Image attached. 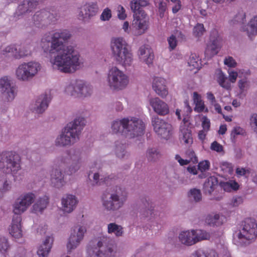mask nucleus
<instances>
[{"mask_svg":"<svg viewBox=\"0 0 257 257\" xmlns=\"http://www.w3.org/2000/svg\"><path fill=\"white\" fill-rule=\"evenodd\" d=\"M69 33H49L42 39L41 46L48 55L52 67L61 72L72 73L80 68L79 54L72 46H65Z\"/></svg>","mask_w":257,"mask_h":257,"instance_id":"nucleus-1","label":"nucleus"},{"mask_svg":"<svg viewBox=\"0 0 257 257\" xmlns=\"http://www.w3.org/2000/svg\"><path fill=\"white\" fill-rule=\"evenodd\" d=\"M36 195L31 192L22 194L13 203L12 211L17 215L13 218L9 231L10 234L15 238H21L23 236L22 228V217L20 216L25 212L34 202Z\"/></svg>","mask_w":257,"mask_h":257,"instance_id":"nucleus-2","label":"nucleus"},{"mask_svg":"<svg viewBox=\"0 0 257 257\" xmlns=\"http://www.w3.org/2000/svg\"><path fill=\"white\" fill-rule=\"evenodd\" d=\"M123 128V135L126 138H134L144 133L145 124L142 119L137 117L130 116L112 121L111 125L112 134L120 133Z\"/></svg>","mask_w":257,"mask_h":257,"instance_id":"nucleus-3","label":"nucleus"},{"mask_svg":"<svg viewBox=\"0 0 257 257\" xmlns=\"http://www.w3.org/2000/svg\"><path fill=\"white\" fill-rule=\"evenodd\" d=\"M110 47L112 55L117 64L126 69L133 65L134 56L131 47L121 37L111 39Z\"/></svg>","mask_w":257,"mask_h":257,"instance_id":"nucleus-4","label":"nucleus"},{"mask_svg":"<svg viewBox=\"0 0 257 257\" xmlns=\"http://www.w3.org/2000/svg\"><path fill=\"white\" fill-rule=\"evenodd\" d=\"M115 241L107 235L98 237L96 246L87 250L86 257H114L116 252Z\"/></svg>","mask_w":257,"mask_h":257,"instance_id":"nucleus-5","label":"nucleus"},{"mask_svg":"<svg viewBox=\"0 0 257 257\" xmlns=\"http://www.w3.org/2000/svg\"><path fill=\"white\" fill-rule=\"evenodd\" d=\"M128 75L116 66L110 68L107 74L106 82L112 90L119 91L125 89L129 84Z\"/></svg>","mask_w":257,"mask_h":257,"instance_id":"nucleus-6","label":"nucleus"},{"mask_svg":"<svg viewBox=\"0 0 257 257\" xmlns=\"http://www.w3.org/2000/svg\"><path fill=\"white\" fill-rule=\"evenodd\" d=\"M41 69L42 65L38 61L24 62L16 68L15 76L19 81L27 82L37 76Z\"/></svg>","mask_w":257,"mask_h":257,"instance_id":"nucleus-7","label":"nucleus"},{"mask_svg":"<svg viewBox=\"0 0 257 257\" xmlns=\"http://www.w3.org/2000/svg\"><path fill=\"white\" fill-rule=\"evenodd\" d=\"M257 237V224L252 219L245 221L242 228L234 235L233 241L236 244L249 243Z\"/></svg>","mask_w":257,"mask_h":257,"instance_id":"nucleus-8","label":"nucleus"},{"mask_svg":"<svg viewBox=\"0 0 257 257\" xmlns=\"http://www.w3.org/2000/svg\"><path fill=\"white\" fill-rule=\"evenodd\" d=\"M59 16L54 9H42L35 13L32 17L33 26L43 29L55 24Z\"/></svg>","mask_w":257,"mask_h":257,"instance_id":"nucleus-9","label":"nucleus"},{"mask_svg":"<svg viewBox=\"0 0 257 257\" xmlns=\"http://www.w3.org/2000/svg\"><path fill=\"white\" fill-rule=\"evenodd\" d=\"M0 169L14 176L21 169V158L15 152H8L0 155Z\"/></svg>","mask_w":257,"mask_h":257,"instance_id":"nucleus-10","label":"nucleus"},{"mask_svg":"<svg viewBox=\"0 0 257 257\" xmlns=\"http://www.w3.org/2000/svg\"><path fill=\"white\" fill-rule=\"evenodd\" d=\"M86 232V228L83 225H78L73 228L66 244L68 252H71L79 245L83 239Z\"/></svg>","mask_w":257,"mask_h":257,"instance_id":"nucleus-11","label":"nucleus"},{"mask_svg":"<svg viewBox=\"0 0 257 257\" xmlns=\"http://www.w3.org/2000/svg\"><path fill=\"white\" fill-rule=\"evenodd\" d=\"M152 124L155 132L162 139L168 140L172 137L173 127L169 123L156 116L152 117Z\"/></svg>","mask_w":257,"mask_h":257,"instance_id":"nucleus-12","label":"nucleus"},{"mask_svg":"<svg viewBox=\"0 0 257 257\" xmlns=\"http://www.w3.org/2000/svg\"><path fill=\"white\" fill-rule=\"evenodd\" d=\"M0 91L2 100L5 102H12L17 95L16 88L8 76L0 78Z\"/></svg>","mask_w":257,"mask_h":257,"instance_id":"nucleus-13","label":"nucleus"},{"mask_svg":"<svg viewBox=\"0 0 257 257\" xmlns=\"http://www.w3.org/2000/svg\"><path fill=\"white\" fill-rule=\"evenodd\" d=\"M125 194L118 195L116 193H112L109 198H102V206L107 211H116L122 207L126 200Z\"/></svg>","mask_w":257,"mask_h":257,"instance_id":"nucleus-14","label":"nucleus"},{"mask_svg":"<svg viewBox=\"0 0 257 257\" xmlns=\"http://www.w3.org/2000/svg\"><path fill=\"white\" fill-rule=\"evenodd\" d=\"M79 140L77 135L66 126L57 137L55 145L57 147H65L74 144Z\"/></svg>","mask_w":257,"mask_h":257,"instance_id":"nucleus-15","label":"nucleus"},{"mask_svg":"<svg viewBox=\"0 0 257 257\" xmlns=\"http://www.w3.org/2000/svg\"><path fill=\"white\" fill-rule=\"evenodd\" d=\"M50 100L51 96L49 94L46 93L42 94L32 103L30 109L36 114H42L47 109Z\"/></svg>","mask_w":257,"mask_h":257,"instance_id":"nucleus-16","label":"nucleus"},{"mask_svg":"<svg viewBox=\"0 0 257 257\" xmlns=\"http://www.w3.org/2000/svg\"><path fill=\"white\" fill-rule=\"evenodd\" d=\"M138 56L139 60L148 67L153 65L154 54L153 49L150 46L145 45L140 47L138 52Z\"/></svg>","mask_w":257,"mask_h":257,"instance_id":"nucleus-17","label":"nucleus"},{"mask_svg":"<svg viewBox=\"0 0 257 257\" xmlns=\"http://www.w3.org/2000/svg\"><path fill=\"white\" fill-rule=\"evenodd\" d=\"M78 203L77 197L72 194H66L61 199L62 210L66 213H70L76 208Z\"/></svg>","mask_w":257,"mask_h":257,"instance_id":"nucleus-18","label":"nucleus"},{"mask_svg":"<svg viewBox=\"0 0 257 257\" xmlns=\"http://www.w3.org/2000/svg\"><path fill=\"white\" fill-rule=\"evenodd\" d=\"M149 104L154 111L159 115L164 116L169 113L168 104L158 97L151 98Z\"/></svg>","mask_w":257,"mask_h":257,"instance_id":"nucleus-19","label":"nucleus"},{"mask_svg":"<svg viewBox=\"0 0 257 257\" xmlns=\"http://www.w3.org/2000/svg\"><path fill=\"white\" fill-rule=\"evenodd\" d=\"M152 88L156 93L162 98H166L168 94L167 81L163 77H154L152 81Z\"/></svg>","mask_w":257,"mask_h":257,"instance_id":"nucleus-20","label":"nucleus"},{"mask_svg":"<svg viewBox=\"0 0 257 257\" xmlns=\"http://www.w3.org/2000/svg\"><path fill=\"white\" fill-rule=\"evenodd\" d=\"M54 237L52 235H46L42 240L37 250V254L40 257H47L52 247Z\"/></svg>","mask_w":257,"mask_h":257,"instance_id":"nucleus-21","label":"nucleus"},{"mask_svg":"<svg viewBox=\"0 0 257 257\" xmlns=\"http://www.w3.org/2000/svg\"><path fill=\"white\" fill-rule=\"evenodd\" d=\"M98 10L99 8L96 3H86L83 6L79 16L84 20H89L97 14Z\"/></svg>","mask_w":257,"mask_h":257,"instance_id":"nucleus-22","label":"nucleus"},{"mask_svg":"<svg viewBox=\"0 0 257 257\" xmlns=\"http://www.w3.org/2000/svg\"><path fill=\"white\" fill-rule=\"evenodd\" d=\"M220 48V39L218 37H211L205 51V56L211 58L219 52Z\"/></svg>","mask_w":257,"mask_h":257,"instance_id":"nucleus-23","label":"nucleus"},{"mask_svg":"<svg viewBox=\"0 0 257 257\" xmlns=\"http://www.w3.org/2000/svg\"><path fill=\"white\" fill-rule=\"evenodd\" d=\"M148 18L145 12L134 14L133 25L139 30H145L148 26Z\"/></svg>","mask_w":257,"mask_h":257,"instance_id":"nucleus-24","label":"nucleus"},{"mask_svg":"<svg viewBox=\"0 0 257 257\" xmlns=\"http://www.w3.org/2000/svg\"><path fill=\"white\" fill-rule=\"evenodd\" d=\"M52 185L56 188H61L66 183L62 172L59 169H54L51 174Z\"/></svg>","mask_w":257,"mask_h":257,"instance_id":"nucleus-25","label":"nucleus"},{"mask_svg":"<svg viewBox=\"0 0 257 257\" xmlns=\"http://www.w3.org/2000/svg\"><path fill=\"white\" fill-rule=\"evenodd\" d=\"M85 124V121L82 117H77L73 121L67 125L70 130L79 138L81 131Z\"/></svg>","mask_w":257,"mask_h":257,"instance_id":"nucleus-26","label":"nucleus"},{"mask_svg":"<svg viewBox=\"0 0 257 257\" xmlns=\"http://www.w3.org/2000/svg\"><path fill=\"white\" fill-rule=\"evenodd\" d=\"M194 229L181 232L178 235L179 241L183 244L191 246L195 244Z\"/></svg>","mask_w":257,"mask_h":257,"instance_id":"nucleus-27","label":"nucleus"},{"mask_svg":"<svg viewBox=\"0 0 257 257\" xmlns=\"http://www.w3.org/2000/svg\"><path fill=\"white\" fill-rule=\"evenodd\" d=\"M79 80H73L67 84L64 89V93L68 96L75 98L78 97V87L80 86Z\"/></svg>","mask_w":257,"mask_h":257,"instance_id":"nucleus-28","label":"nucleus"},{"mask_svg":"<svg viewBox=\"0 0 257 257\" xmlns=\"http://www.w3.org/2000/svg\"><path fill=\"white\" fill-rule=\"evenodd\" d=\"M216 79L219 85L222 88L230 90L232 85L226 75L220 70H218L215 74Z\"/></svg>","mask_w":257,"mask_h":257,"instance_id":"nucleus-29","label":"nucleus"},{"mask_svg":"<svg viewBox=\"0 0 257 257\" xmlns=\"http://www.w3.org/2000/svg\"><path fill=\"white\" fill-rule=\"evenodd\" d=\"M12 188V181L8 175L4 173H0V197L9 191Z\"/></svg>","mask_w":257,"mask_h":257,"instance_id":"nucleus-30","label":"nucleus"},{"mask_svg":"<svg viewBox=\"0 0 257 257\" xmlns=\"http://www.w3.org/2000/svg\"><path fill=\"white\" fill-rule=\"evenodd\" d=\"M17 44H11L2 48L0 54L4 57L17 59Z\"/></svg>","mask_w":257,"mask_h":257,"instance_id":"nucleus-31","label":"nucleus"},{"mask_svg":"<svg viewBox=\"0 0 257 257\" xmlns=\"http://www.w3.org/2000/svg\"><path fill=\"white\" fill-rule=\"evenodd\" d=\"M189 124L187 126H188ZM186 126L184 124V125H181L180 127V139L181 142L190 146L193 143V138L191 131L188 128H186Z\"/></svg>","mask_w":257,"mask_h":257,"instance_id":"nucleus-32","label":"nucleus"},{"mask_svg":"<svg viewBox=\"0 0 257 257\" xmlns=\"http://www.w3.org/2000/svg\"><path fill=\"white\" fill-rule=\"evenodd\" d=\"M250 86V83L246 78L240 79L238 82V92L237 96L240 98H243L246 95L248 90Z\"/></svg>","mask_w":257,"mask_h":257,"instance_id":"nucleus-33","label":"nucleus"},{"mask_svg":"<svg viewBox=\"0 0 257 257\" xmlns=\"http://www.w3.org/2000/svg\"><path fill=\"white\" fill-rule=\"evenodd\" d=\"M190 257H219L217 251L212 248L199 249L192 253Z\"/></svg>","mask_w":257,"mask_h":257,"instance_id":"nucleus-34","label":"nucleus"},{"mask_svg":"<svg viewBox=\"0 0 257 257\" xmlns=\"http://www.w3.org/2000/svg\"><path fill=\"white\" fill-rule=\"evenodd\" d=\"M205 221L209 225L213 227L221 226L223 223V219L219 213H214L207 215Z\"/></svg>","mask_w":257,"mask_h":257,"instance_id":"nucleus-35","label":"nucleus"},{"mask_svg":"<svg viewBox=\"0 0 257 257\" xmlns=\"http://www.w3.org/2000/svg\"><path fill=\"white\" fill-rule=\"evenodd\" d=\"M79 83L80 84L78 87V97H84L90 96L93 92L92 87L84 82L79 80Z\"/></svg>","mask_w":257,"mask_h":257,"instance_id":"nucleus-36","label":"nucleus"},{"mask_svg":"<svg viewBox=\"0 0 257 257\" xmlns=\"http://www.w3.org/2000/svg\"><path fill=\"white\" fill-rule=\"evenodd\" d=\"M49 198L44 196L38 199L33 205V210L35 213L42 212L47 207Z\"/></svg>","mask_w":257,"mask_h":257,"instance_id":"nucleus-37","label":"nucleus"},{"mask_svg":"<svg viewBox=\"0 0 257 257\" xmlns=\"http://www.w3.org/2000/svg\"><path fill=\"white\" fill-rule=\"evenodd\" d=\"M218 183L217 179L215 177L211 176L208 178L204 183L203 189L205 193L211 194L214 190Z\"/></svg>","mask_w":257,"mask_h":257,"instance_id":"nucleus-38","label":"nucleus"},{"mask_svg":"<svg viewBox=\"0 0 257 257\" xmlns=\"http://www.w3.org/2000/svg\"><path fill=\"white\" fill-rule=\"evenodd\" d=\"M148 5L149 2L147 0H134L130 4L131 10L134 12V14L145 12L142 9Z\"/></svg>","mask_w":257,"mask_h":257,"instance_id":"nucleus-39","label":"nucleus"},{"mask_svg":"<svg viewBox=\"0 0 257 257\" xmlns=\"http://www.w3.org/2000/svg\"><path fill=\"white\" fill-rule=\"evenodd\" d=\"M80 159V155L78 152L73 149L68 150L62 159L64 163H69L72 161H78Z\"/></svg>","mask_w":257,"mask_h":257,"instance_id":"nucleus-40","label":"nucleus"},{"mask_svg":"<svg viewBox=\"0 0 257 257\" xmlns=\"http://www.w3.org/2000/svg\"><path fill=\"white\" fill-rule=\"evenodd\" d=\"M107 231L108 234H113L116 237L122 235L123 233L122 227L115 223H110L107 224Z\"/></svg>","mask_w":257,"mask_h":257,"instance_id":"nucleus-41","label":"nucleus"},{"mask_svg":"<svg viewBox=\"0 0 257 257\" xmlns=\"http://www.w3.org/2000/svg\"><path fill=\"white\" fill-rule=\"evenodd\" d=\"M17 59H21L30 56L32 50L29 45H22L17 44Z\"/></svg>","mask_w":257,"mask_h":257,"instance_id":"nucleus-42","label":"nucleus"},{"mask_svg":"<svg viewBox=\"0 0 257 257\" xmlns=\"http://www.w3.org/2000/svg\"><path fill=\"white\" fill-rule=\"evenodd\" d=\"M188 64L190 70L194 71V73H196L201 67L200 60L196 55L194 54L190 56Z\"/></svg>","mask_w":257,"mask_h":257,"instance_id":"nucleus-43","label":"nucleus"},{"mask_svg":"<svg viewBox=\"0 0 257 257\" xmlns=\"http://www.w3.org/2000/svg\"><path fill=\"white\" fill-rule=\"evenodd\" d=\"M188 153L190 157L189 160L183 159L179 155H176L175 156V160L178 161L181 166L187 165L191 162L193 163H196L197 162V157L195 156V153L193 151H189Z\"/></svg>","mask_w":257,"mask_h":257,"instance_id":"nucleus-44","label":"nucleus"},{"mask_svg":"<svg viewBox=\"0 0 257 257\" xmlns=\"http://www.w3.org/2000/svg\"><path fill=\"white\" fill-rule=\"evenodd\" d=\"M182 38V33H175L171 35L168 38L169 49L171 50L174 49L177 46L178 42Z\"/></svg>","mask_w":257,"mask_h":257,"instance_id":"nucleus-45","label":"nucleus"},{"mask_svg":"<svg viewBox=\"0 0 257 257\" xmlns=\"http://www.w3.org/2000/svg\"><path fill=\"white\" fill-rule=\"evenodd\" d=\"M220 186L224 191L227 192H230L232 190H236L239 188L238 184L234 180L221 182Z\"/></svg>","mask_w":257,"mask_h":257,"instance_id":"nucleus-46","label":"nucleus"},{"mask_svg":"<svg viewBox=\"0 0 257 257\" xmlns=\"http://www.w3.org/2000/svg\"><path fill=\"white\" fill-rule=\"evenodd\" d=\"M246 22V15L242 10H240L235 16L234 18L231 20L230 25L244 24Z\"/></svg>","mask_w":257,"mask_h":257,"instance_id":"nucleus-47","label":"nucleus"},{"mask_svg":"<svg viewBox=\"0 0 257 257\" xmlns=\"http://www.w3.org/2000/svg\"><path fill=\"white\" fill-rule=\"evenodd\" d=\"M194 239L195 243L203 240L208 239L210 234L208 232L203 230H194Z\"/></svg>","mask_w":257,"mask_h":257,"instance_id":"nucleus-48","label":"nucleus"},{"mask_svg":"<svg viewBox=\"0 0 257 257\" xmlns=\"http://www.w3.org/2000/svg\"><path fill=\"white\" fill-rule=\"evenodd\" d=\"M228 77L227 78L229 79V81L230 82L231 84L235 82L238 75L239 77H241V74L242 75L244 74V75H248L249 74L248 71H244V70H239L238 71V72H237L233 70H229L228 71Z\"/></svg>","mask_w":257,"mask_h":257,"instance_id":"nucleus-49","label":"nucleus"},{"mask_svg":"<svg viewBox=\"0 0 257 257\" xmlns=\"http://www.w3.org/2000/svg\"><path fill=\"white\" fill-rule=\"evenodd\" d=\"M189 197L195 202H199L202 199V194L200 190L196 188H193L188 192Z\"/></svg>","mask_w":257,"mask_h":257,"instance_id":"nucleus-50","label":"nucleus"},{"mask_svg":"<svg viewBox=\"0 0 257 257\" xmlns=\"http://www.w3.org/2000/svg\"><path fill=\"white\" fill-rule=\"evenodd\" d=\"M220 168L221 170L224 174H231L233 172V168L231 164L227 162H221L220 163Z\"/></svg>","mask_w":257,"mask_h":257,"instance_id":"nucleus-51","label":"nucleus"},{"mask_svg":"<svg viewBox=\"0 0 257 257\" xmlns=\"http://www.w3.org/2000/svg\"><path fill=\"white\" fill-rule=\"evenodd\" d=\"M184 104L185 109H186L187 114L183 116L184 117L183 122L185 125H187L189 123V117L188 116V114L191 112L192 108L189 105L188 100H185L184 102Z\"/></svg>","mask_w":257,"mask_h":257,"instance_id":"nucleus-52","label":"nucleus"},{"mask_svg":"<svg viewBox=\"0 0 257 257\" xmlns=\"http://www.w3.org/2000/svg\"><path fill=\"white\" fill-rule=\"evenodd\" d=\"M9 248L8 239L5 237L0 236V252L4 253L7 252Z\"/></svg>","mask_w":257,"mask_h":257,"instance_id":"nucleus-53","label":"nucleus"},{"mask_svg":"<svg viewBox=\"0 0 257 257\" xmlns=\"http://www.w3.org/2000/svg\"><path fill=\"white\" fill-rule=\"evenodd\" d=\"M246 32H257V16L250 20L247 24Z\"/></svg>","mask_w":257,"mask_h":257,"instance_id":"nucleus-54","label":"nucleus"},{"mask_svg":"<svg viewBox=\"0 0 257 257\" xmlns=\"http://www.w3.org/2000/svg\"><path fill=\"white\" fill-rule=\"evenodd\" d=\"M147 156L150 160L153 161L158 159L160 156V154L157 149L152 148L148 150Z\"/></svg>","mask_w":257,"mask_h":257,"instance_id":"nucleus-55","label":"nucleus"},{"mask_svg":"<svg viewBox=\"0 0 257 257\" xmlns=\"http://www.w3.org/2000/svg\"><path fill=\"white\" fill-rule=\"evenodd\" d=\"M125 146L123 145H116L115 152L116 156L119 158H123L126 152L125 151Z\"/></svg>","mask_w":257,"mask_h":257,"instance_id":"nucleus-56","label":"nucleus"},{"mask_svg":"<svg viewBox=\"0 0 257 257\" xmlns=\"http://www.w3.org/2000/svg\"><path fill=\"white\" fill-rule=\"evenodd\" d=\"M112 17L111 11V10L106 8L104 9L101 13L100 19L102 21H109Z\"/></svg>","mask_w":257,"mask_h":257,"instance_id":"nucleus-57","label":"nucleus"},{"mask_svg":"<svg viewBox=\"0 0 257 257\" xmlns=\"http://www.w3.org/2000/svg\"><path fill=\"white\" fill-rule=\"evenodd\" d=\"M245 134V131L243 128L240 126L234 127L231 134V137L235 139L238 136H242Z\"/></svg>","mask_w":257,"mask_h":257,"instance_id":"nucleus-58","label":"nucleus"},{"mask_svg":"<svg viewBox=\"0 0 257 257\" xmlns=\"http://www.w3.org/2000/svg\"><path fill=\"white\" fill-rule=\"evenodd\" d=\"M194 110L197 112H207L208 109L205 107L203 100L195 104Z\"/></svg>","mask_w":257,"mask_h":257,"instance_id":"nucleus-59","label":"nucleus"},{"mask_svg":"<svg viewBox=\"0 0 257 257\" xmlns=\"http://www.w3.org/2000/svg\"><path fill=\"white\" fill-rule=\"evenodd\" d=\"M210 149L218 153H223V148L222 146L216 141H214L211 143Z\"/></svg>","mask_w":257,"mask_h":257,"instance_id":"nucleus-60","label":"nucleus"},{"mask_svg":"<svg viewBox=\"0 0 257 257\" xmlns=\"http://www.w3.org/2000/svg\"><path fill=\"white\" fill-rule=\"evenodd\" d=\"M224 64L229 67L234 68L237 66L235 60L231 56H227L224 60Z\"/></svg>","mask_w":257,"mask_h":257,"instance_id":"nucleus-61","label":"nucleus"},{"mask_svg":"<svg viewBox=\"0 0 257 257\" xmlns=\"http://www.w3.org/2000/svg\"><path fill=\"white\" fill-rule=\"evenodd\" d=\"M201 125L203 130L209 131L210 127V119L206 116H203L201 118Z\"/></svg>","mask_w":257,"mask_h":257,"instance_id":"nucleus-62","label":"nucleus"},{"mask_svg":"<svg viewBox=\"0 0 257 257\" xmlns=\"http://www.w3.org/2000/svg\"><path fill=\"white\" fill-rule=\"evenodd\" d=\"M198 169L201 171V172H204L207 170H208L210 167V163L207 160H204L203 161L200 162L198 164Z\"/></svg>","mask_w":257,"mask_h":257,"instance_id":"nucleus-63","label":"nucleus"},{"mask_svg":"<svg viewBox=\"0 0 257 257\" xmlns=\"http://www.w3.org/2000/svg\"><path fill=\"white\" fill-rule=\"evenodd\" d=\"M250 125L254 132L257 133V114H253L251 116Z\"/></svg>","mask_w":257,"mask_h":257,"instance_id":"nucleus-64","label":"nucleus"}]
</instances>
